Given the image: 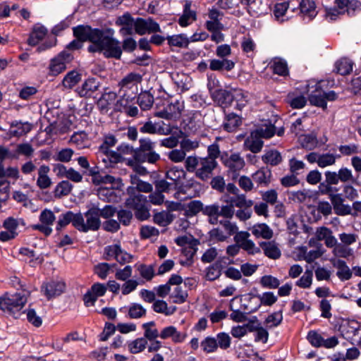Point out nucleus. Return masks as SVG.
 Returning a JSON list of instances; mask_svg holds the SVG:
<instances>
[{
	"instance_id": "nucleus-4",
	"label": "nucleus",
	"mask_w": 361,
	"mask_h": 361,
	"mask_svg": "<svg viewBox=\"0 0 361 361\" xmlns=\"http://www.w3.org/2000/svg\"><path fill=\"white\" fill-rule=\"evenodd\" d=\"M139 131L143 134L167 135L172 133V128L163 121L154 123L149 119L145 122L140 123Z\"/></svg>"
},
{
	"instance_id": "nucleus-43",
	"label": "nucleus",
	"mask_w": 361,
	"mask_h": 361,
	"mask_svg": "<svg viewBox=\"0 0 361 361\" xmlns=\"http://www.w3.org/2000/svg\"><path fill=\"white\" fill-rule=\"evenodd\" d=\"M71 142L79 149H84L90 145L87 135L83 131L75 133L71 137Z\"/></svg>"
},
{
	"instance_id": "nucleus-14",
	"label": "nucleus",
	"mask_w": 361,
	"mask_h": 361,
	"mask_svg": "<svg viewBox=\"0 0 361 361\" xmlns=\"http://www.w3.org/2000/svg\"><path fill=\"white\" fill-rule=\"evenodd\" d=\"M340 331L343 336L352 342L355 341V336L360 333V324L355 321H345L340 326Z\"/></svg>"
},
{
	"instance_id": "nucleus-52",
	"label": "nucleus",
	"mask_w": 361,
	"mask_h": 361,
	"mask_svg": "<svg viewBox=\"0 0 361 361\" xmlns=\"http://www.w3.org/2000/svg\"><path fill=\"white\" fill-rule=\"evenodd\" d=\"M255 133L261 138H270L274 135L276 132L275 126L271 123L265 124L257 128Z\"/></svg>"
},
{
	"instance_id": "nucleus-27",
	"label": "nucleus",
	"mask_w": 361,
	"mask_h": 361,
	"mask_svg": "<svg viewBox=\"0 0 361 361\" xmlns=\"http://www.w3.org/2000/svg\"><path fill=\"white\" fill-rule=\"evenodd\" d=\"M333 265L336 268V276L341 281H348L352 277V271L345 261L342 259L334 260Z\"/></svg>"
},
{
	"instance_id": "nucleus-7",
	"label": "nucleus",
	"mask_w": 361,
	"mask_h": 361,
	"mask_svg": "<svg viewBox=\"0 0 361 361\" xmlns=\"http://www.w3.org/2000/svg\"><path fill=\"white\" fill-rule=\"evenodd\" d=\"M324 176L329 183H336V185L339 181L343 183H356V178H354L351 169L347 167H341L338 172L326 171Z\"/></svg>"
},
{
	"instance_id": "nucleus-28",
	"label": "nucleus",
	"mask_w": 361,
	"mask_h": 361,
	"mask_svg": "<svg viewBox=\"0 0 361 361\" xmlns=\"http://www.w3.org/2000/svg\"><path fill=\"white\" fill-rule=\"evenodd\" d=\"M263 144L262 138L257 136L254 131L244 142L245 147L252 153L259 152L262 149Z\"/></svg>"
},
{
	"instance_id": "nucleus-17",
	"label": "nucleus",
	"mask_w": 361,
	"mask_h": 361,
	"mask_svg": "<svg viewBox=\"0 0 361 361\" xmlns=\"http://www.w3.org/2000/svg\"><path fill=\"white\" fill-rule=\"evenodd\" d=\"M77 221H78V213L75 214L71 211L63 213L59 216L56 230L60 231L71 223L73 226L78 230Z\"/></svg>"
},
{
	"instance_id": "nucleus-38",
	"label": "nucleus",
	"mask_w": 361,
	"mask_h": 361,
	"mask_svg": "<svg viewBox=\"0 0 361 361\" xmlns=\"http://www.w3.org/2000/svg\"><path fill=\"white\" fill-rule=\"evenodd\" d=\"M120 99L117 101L116 107L120 110V109H123L126 107L130 104H135V100L136 99V92L133 90L129 93L128 91L122 92L120 94Z\"/></svg>"
},
{
	"instance_id": "nucleus-48",
	"label": "nucleus",
	"mask_w": 361,
	"mask_h": 361,
	"mask_svg": "<svg viewBox=\"0 0 361 361\" xmlns=\"http://www.w3.org/2000/svg\"><path fill=\"white\" fill-rule=\"evenodd\" d=\"M99 198L105 202H115L117 196L112 188L101 187L97 190Z\"/></svg>"
},
{
	"instance_id": "nucleus-63",
	"label": "nucleus",
	"mask_w": 361,
	"mask_h": 361,
	"mask_svg": "<svg viewBox=\"0 0 361 361\" xmlns=\"http://www.w3.org/2000/svg\"><path fill=\"white\" fill-rule=\"evenodd\" d=\"M307 339L309 343L315 348H320L322 346L324 338L317 331H310L307 336Z\"/></svg>"
},
{
	"instance_id": "nucleus-32",
	"label": "nucleus",
	"mask_w": 361,
	"mask_h": 361,
	"mask_svg": "<svg viewBox=\"0 0 361 361\" xmlns=\"http://www.w3.org/2000/svg\"><path fill=\"white\" fill-rule=\"evenodd\" d=\"M241 117L234 113L226 115L223 126L227 132H233L241 124Z\"/></svg>"
},
{
	"instance_id": "nucleus-55",
	"label": "nucleus",
	"mask_w": 361,
	"mask_h": 361,
	"mask_svg": "<svg viewBox=\"0 0 361 361\" xmlns=\"http://www.w3.org/2000/svg\"><path fill=\"white\" fill-rule=\"evenodd\" d=\"M73 188V185L68 180H62L56 186L55 197H61L68 195Z\"/></svg>"
},
{
	"instance_id": "nucleus-15",
	"label": "nucleus",
	"mask_w": 361,
	"mask_h": 361,
	"mask_svg": "<svg viewBox=\"0 0 361 361\" xmlns=\"http://www.w3.org/2000/svg\"><path fill=\"white\" fill-rule=\"evenodd\" d=\"M186 332H180L173 326L164 327L160 332L159 337L162 339L171 338L176 343H183L187 338Z\"/></svg>"
},
{
	"instance_id": "nucleus-53",
	"label": "nucleus",
	"mask_w": 361,
	"mask_h": 361,
	"mask_svg": "<svg viewBox=\"0 0 361 361\" xmlns=\"http://www.w3.org/2000/svg\"><path fill=\"white\" fill-rule=\"evenodd\" d=\"M188 294L185 290H183L180 286H177L174 288L173 291L170 295V298L172 299L173 302L176 304L184 303Z\"/></svg>"
},
{
	"instance_id": "nucleus-57",
	"label": "nucleus",
	"mask_w": 361,
	"mask_h": 361,
	"mask_svg": "<svg viewBox=\"0 0 361 361\" xmlns=\"http://www.w3.org/2000/svg\"><path fill=\"white\" fill-rule=\"evenodd\" d=\"M137 271L141 277L147 281H151L155 275L153 265L140 264L137 266Z\"/></svg>"
},
{
	"instance_id": "nucleus-1",
	"label": "nucleus",
	"mask_w": 361,
	"mask_h": 361,
	"mask_svg": "<svg viewBox=\"0 0 361 361\" xmlns=\"http://www.w3.org/2000/svg\"><path fill=\"white\" fill-rule=\"evenodd\" d=\"M75 35L82 39H89L92 44L87 48L90 52L103 53L106 58L120 59L122 54L121 43L113 37L111 29L92 28L89 25H80L75 28Z\"/></svg>"
},
{
	"instance_id": "nucleus-44",
	"label": "nucleus",
	"mask_w": 361,
	"mask_h": 361,
	"mask_svg": "<svg viewBox=\"0 0 361 361\" xmlns=\"http://www.w3.org/2000/svg\"><path fill=\"white\" fill-rule=\"evenodd\" d=\"M147 344V341L145 338H137L128 343V349L131 353L137 354L143 351Z\"/></svg>"
},
{
	"instance_id": "nucleus-36",
	"label": "nucleus",
	"mask_w": 361,
	"mask_h": 361,
	"mask_svg": "<svg viewBox=\"0 0 361 361\" xmlns=\"http://www.w3.org/2000/svg\"><path fill=\"white\" fill-rule=\"evenodd\" d=\"M224 259H226V257H222L207 269L206 278L207 280L214 281L220 277L223 268L221 263Z\"/></svg>"
},
{
	"instance_id": "nucleus-26",
	"label": "nucleus",
	"mask_w": 361,
	"mask_h": 361,
	"mask_svg": "<svg viewBox=\"0 0 361 361\" xmlns=\"http://www.w3.org/2000/svg\"><path fill=\"white\" fill-rule=\"evenodd\" d=\"M191 3L186 1L184 5L183 12L179 18L178 23L181 27H186L196 20V12L190 9Z\"/></svg>"
},
{
	"instance_id": "nucleus-59",
	"label": "nucleus",
	"mask_w": 361,
	"mask_h": 361,
	"mask_svg": "<svg viewBox=\"0 0 361 361\" xmlns=\"http://www.w3.org/2000/svg\"><path fill=\"white\" fill-rule=\"evenodd\" d=\"M313 273L306 270L303 275L296 281L295 285L301 288H309L312 283Z\"/></svg>"
},
{
	"instance_id": "nucleus-35",
	"label": "nucleus",
	"mask_w": 361,
	"mask_h": 361,
	"mask_svg": "<svg viewBox=\"0 0 361 361\" xmlns=\"http://www.w3.org/2000/svg\"><path fill=\"white\" fill-rule=\"evenodd\" d=\"M248 94L242 90H235L233 91V103L234 108L241 111L247 104Z\"/></svg>"
},
{
	"instance_id": "nucleus-16",
	"label": "nucleus",
	"mask_w": 361,
	"mask_h": 361,
	"mask_svg": "<svg viewBox=\"0 0 361 361\" xmlns=\"http://www.w3.org/2000/svg\"><path fill=\"white\" fill-rule=\"evenodd\" d=\"M142 81V76L139 73H130L125 76L119 82L120 91L119 94L122 92L131 90L135 89L137 90V85Z\"/></svg>"
},
{
	"instance_id": "nucleus-39",
	"label": "nucleus",
	"mask_w": 361,
	"mask_h": 361,
	"mask_svg": "<svg viewBox=\"0 0 361 361\" xmlns=\"http://www.w3.org/2000/svg\"><path fill=\"white\" fill-rule=\"evenodd\" d=\"M262 160L267 164L277 166L282 161V156L277 150L271 149L264 154Z\"/></svg>"
},
{
	"instance_id": "nucleus-62",
	"label": "nucleus",
	"mask_w": 361,
	"mask_h": 361,
	"mask_svg": "<svg viewBox=\"0 0 361 361\" xmlns=\"http://www.w3.org/2000/svg\"><path fill=\"white\" fill-rule=\"evenodd\" d=\"M139 161L142 162H148L149 164H155L157 161H158L160 159V155L154 152V150H152L150 152H148L143 155L140 157L139 153H136V158Z\"/></svg>"
},
{
	"instance_id": "nucleus-34",
	"label": "nucleus",
	"mask_w": 361,
	"mask_h": 361,
	"mask_svg": "<svg viewBox=\"0 0 361 361\" xmlns=\"http://www.w3.org/2000/svg\"><path fill=\"white\" fill-rule=\"evenodd\" d=\"M166 39L171 47L186 48L190 44L189 37L184 33L168 36Z\"/></svg>"
},
{
	"instance_id": "nucleus-5",
	"label": "nucleus",
	"mask_w": 361,
	"mask_h": 361,
	"mask_svg": "<svg viewBox=\"0 0 361 361\" xmlns=\"http://www.w3.org/2000/svg\"><path fill=\"white\" fill-rule=\"evenodd\" d=\"M66 289V283L61 280L52 279L44 281L41 292L49 300L61 295Z\"/></svg>"
},
{
	"instance_id": "nucleus-40",
	"label": "nucleus",
	"mask_w": 361,
	"mask_h": 361,
	"mask_svg": "<svg viewBox=\"0 0 361 361\" xmlns=\"http://www.w3.org/2000/svg\"><path fill=\"white\" fill-rule=\"evenodd\" d=\"M153 310L157 313L164 314L165 315H171L177 310L176 306L168 307L167 303L162 300H155L152 305Z\"/></svg>"
},
{
	"instance_id": "nucleus-9",
	"label": "nucleus",
	"mask_w": 361,
	"mask_h": 361,
	"mask_svg": "<svg viewBox=\"0 0 361 361\" xmlns=\"http://www.w3.org/2000/svg\"><path fill=\"white\" fill-rule=\"evenodd\" d=\"M326 82L325 80H320L317 82L314 86L309 87L308 89L310 103L312 105L321 107L324 110L327 108V103L325 101L322 90ZM308 87H310V85H308Z\"/></svg>"
},
{
	"instance_id": "nucleus-19",
	"label": "nucleus",
	"mask_w": 361,
	"mask_h": 361,
	"mask_svg": "<svg viewBox=\"0 0 361 361\" xmlns=\"http://www.w3.org/2000/svg\"><path fill=\"white\" fill-rule=\"evenodd\" d=\"M47 29L41 24L33 25L27 39V44L30 46L37 45L47 35Z\"/></svg>"
},
{
	"instance_id": "nucleus-49",
	"label": "nucleus",
	"mask_w": 361,
	"mask_h": 361,
	"mask_svg": "<svg viewBox=\"0 0 361 361\" xmlns=\"http://www.w3.org/2000/svg\"><path fill=\"white\" fill-rule=\"evenodd\" d=\"M353 62L348 59H341L335 64L338 73L342 75H348L353 71Z\"/></svg>"
},
{
	"instance_id": "nucleus-11",
	"label": "nucleus",
	"mask_w": 361,
	"mask_h": 361,
	"mask_svg": "<svg viewBox=\"0 0 361 361\" xmlns=\"http://www.w3.org/2000/svg\"><path fill=\"white\" fill-rule=\"evenodd\" d=\"M100 82L95 78H91L87 79L80 86H79L76 92L81 97L90 98L94 97V94L98 90Z\"/></svg>"
},
{
	"instance_id": "nucleus-25",
	"label": "nucleus",
	"mask_w": 361,
	"mask_h": 361,
	"mask_svg": "<svg viewBox=\"0 0 361 361\" xmlns=\"http://www.w3.org/2000/svg\"><path fill=\"white\" fill-rule=\"evenodd\" d=\"M269 65L275 74L281 76H286L288 75V63L285 59L281 57H274L271 60Z\"/></svg>"
},
{
	"instance_id": "nucleus-58",
	"label": "nucleus",
	"mask_w": 361,
	"mask_h": 361,
	"mask_svg": "<svg viewBox=\"0 0 361 361\" xmlns=\"http://www.w3.org/2000/svg\"><path fill=\"white\" fill-rule=\"evenodd\" d=\"M155 188L157 190L163 192H169L171 190H175L178 188L176 185V183L173 182H169L166 180L161 179L155 181Z\"/></svg>"
},
{
	"instance_id": "nucleus-54",
	"label": "nucleus",
	"mask_w": 361,
	"mask_h": 361,
	"mask_svg": "<svg viewBox=\"0 0 361 361\" xmlns=\"http://www.w3.org/2000/svg\"><path fill=\"white\" fill-rule=\"evenodd\" d=\"M154 325L155 323L154 322H149L142 324V328L145 330L144 338H145L146 340L154 341L159 336L160 333H159L158 330L155 328H152L154 326Z\"/></svg>"
},
{
	"instance_id": "nucleus-47",
	"label": "nucleus",
	"mask_w": 361,
	"mask_h": 361,
	"mask_svg": "<svg viewBox=\"0 0 361 361\" xmlns=\"http://www.w3.org/2000/svg\"><path fill=\"white\" fill-rule=\"evenodd\" d=\"M154 222L160 226H166L173 220V215L168 212L156 213L154 216Z\"/></svg>"
},
{
	"instance_id": "nucleus-13",
	"label": "nucleus",
	"mask_w": 361,
	"mask_h": 361,
	"mask_svg": "<svg viewBox=\"0 0 361 361\" xmlns=\"http://www.w3.org/2000/svg\"><path fill=\"white\" fill-rule=\"evenodd\" d=\"M221 160L224 166L233 172L240 171L245 166V161L238 153L222 155Z\"/></svg>"
},
{
	"instance_id": "nucleus-21",
	"label": "nucleus",
	"mask_w": 361,
	"mask_h": 361,
	"mask_svg": "<svg viewBox=\"0 0 361 361\" xmlns=\"http://www.w3.org/2000/svg\"><path fill=\"white\" fill-rule=\"evenodd\" d=\"M272 173L268 167H262L252 175L253 181L261 186H267L271 183Z\"/></svg>"
},
{
	"instance_id": "nucleus-37",
	"label": "nucleus",
	"mask_w": 361,
	"mask_h": 361,
	"mask_svg": "<svg viewBox=\"0 0 361 361\" xmlns=\"http://www.w3.org/2000/svg\"><path fill=\"white\" fill-rule=\"evenodd\" d=\"M244 306V312L240 310H233L232 313L230 314L231 319L235 322H243L246 320L247 314L255 312L259 307V305H256L255 307H249L248 305Z\"/></svg>"
},
{
	"instance_id": "nucleus-23",
	"label": "nucleus",
	"mask_w": 361,
	"mask_h": 361,
	"mask_svg": "<svg viewBox=\"0 0 361 361\" xmlns=\"http://www.w3.org/2000/svg\"><path fill=\"white\" fill-rule=\"evenodd\" d=\"M253 235L257 238L269 240L273 237L272 229L266 224H256L250 228Z\"/></svg>"
},
{
	"instance_id": "nucleus-46",
	"label": "nucleus",
	"mask_w": 361,
	"mask_h": 361,
	"mask_svg": "<svg viewBox=\"0 0 361 361\" xmlns=\"http://www.w3.org/2000/svg\"><path fill=\"white\" fill-rule=\"evenodd\" d=\"M267 4L262 0H252L247 8L248 12L253 16H259L266 13Z\"/></svg>"
},
{
	"instance_id": "nucleus-60",
	"label": "nucleus",
	"mask_w": 361,
	"mask_h": 361,
	"mask_svg": "<svg viewBox=\"0 0 361 361\" xmlns=\"http://www.w3.org/2000/svg\"><path fill=\"white\" fill-rule=\"evenodd\" d=\"M146 310L144 307L138 303H133L128 309V315L132 319H139L145 316Z\"/></svg>"
},
{
	"instance_id": "nucleus-64",
	"label": "nucleus",
	"mask_w": 361,
	"mask_h": 361,
	"mask_svg": "<svg viewBox=\"0 0 361 361\" xmlns=\"http://www.w3.org/2000/svg\"><path fill=\"white\" fill-rule=\"evenodd\" d=\"M260 283L264 288H276L280 285V281L273 276L265 275L261 278Z\"/></svg>"
},
{
	"instance_id": "nucleus-41",
	"label": "nucleus",
	"mask_w": 361,
	"mask_h": 361,
	"mask_svg": "<svg viewBox=\"0 0 361 361\" xmlns=\"http://www.w3.org/2000/svg\"><path fill=\"white\" fill-rule=\"evenodd\" d=\"M137 102L143 111H147L152 106L154 97L149 92L145 91L138 95Z\"/></svg>"
},
{
	"instance_id": "nucleus-20",
	"label": "nucleus",
	"mask_w": 361,
	"mask_h": 361,
	"mask_svg": "<svg viewBox=\"0 0 361 361\" xmlns=\"http://www.w3.org/2000/svg\"><path fill=\"white\" fill-rule=\"evenodd\" d=\"M32 129V125L28 122L15 121L11 123L8 133L11 137H21L28 133Z\"/></svg>"
},
{
	"instance_id": "nucleus-3",
	"label": "nucleus",
	"mask_w": 361,
	"mask_h": 361,
	"mask_svg": "<svg viewBox=\"0 0 361 361\" xmlns=\"http://www.w3.org/2000/svg\"><path fill=\"white\" fill-rule=\"evenodd\" d=\"M78 231L87 233L90 231H96L101 226L99 210L94 208L90 209L84 214L78 212L77 221Z\"/></svg>"
},
{
	"instance_id": "nucleus-61",
	"label": "nucleus",
	"mask_w": 361,
	"mask_h": 361,
	"mask_svg": "<svg viewBox=\"0 0 361 361\" xmlns=\"http://www.w3.org/2000/svg\"><path fill=\"white\" fill-rule=\"evenodd\" d=\"M114 267H116L115 264L99 263L94 267V272L101 279H105L110 269Z\"/></svg>"
},
{
	"instance_id": "nucleus-22",
	"label": "nucleus",
	"mask_w": 361,
	"mask_h": 361,
	"mask_svg": "<svg viewBox=\"0 0 361 361\" xmlns=\"http://www.w3.org/2000/svg\"><path fill=\"white\" fill-rule=\"evenodd\" d=\"M235 63L228 59H216L209 61V68L214 71H231L235 67Z\"/></svg>"
},
{
	"instance_id": "nucleus-30",
	"label": "nucleus",
	"mask_w": 361,
	"mask_h": 361,
	"mask_svg": "<svg viewBox=\"0 0 361 361\" xmlns=\"http://www.w3.org/2000/svg\"><path fill=\"white\" fill-rule=\"evenodd\" d=\"M259 245L267 257L276 259L281 257V250L274 241L262 242Z\"/></svg>"
},
{
	"instance_id": "nucleus-42",
	"label": "nucleus",
	"mask_w": 361,
	"mask_h": 361,
	"mask_svg": "<svg viewBox=\"0 0 361 361\" xmlns=\"http://www.w3.org/2000/svg\"><path fill=\"white\" fill-rule=\"evenodd\" d=\"M80 79V74L75 71H71L63 78L62 85L66 89H71L79 82Z\"/></svg>"
},
{
	"instance_id": "nucleus-8",
	"label": "nucleus",
	"mask_w": 361,
	"mask_h": 361,
	"mask_svg": "<svg viewBox=\"0 0 361 361\" xmlns=\"http://www.w3.org/2000/svg\"><path fill=\"white\" fill-rule=\"evenodd\" d=\"M73 59V55L67 51H63L55 58L52 59L49 64V71L51 75H57L64 71L67 65Z\"/></svg>"
},
{
	"instance_id": "nucleus-29",
	"label": "nucleus",
	"mask_w": 361,
	"mask_h": 361,
	"mask_svg": "<svg viewBox=\"0 0 361 361\" xmlns=\"http://www.w3.org/2000/svg\"><path fill=\"white\" fill-rule=\"evenodd\" d=\"M35 149L30 142H23L16 145L13 151V155L11 156V159H18L20 156H24L26 158L32 157Z\"/></svg>"
},
{
	"instance_id": "nucleus-2",
	"label": "nucleus",
	"mask_w": 361,
	"mask_h": 361,
	"mask_svg": "<svg viewBox=\"0 0 361 361\" xmlns=\"http://www.w3.org/2000/svg\"><path fill=\"white\" fill-rule=\"evenodd\" d=\"M29 295L30 291L27 290L13 294L6 293L0 298V309L14 315L23 309Z\"/></svg>"
},
{
	"instance_id": "nucleus-33",
	"label": "nucleus",
	"mask_w": 361,
	"mask_h": 361,
	"mask_svg": "<svg viewBox=\"0 0 361 361\" xmlns=\"http://www.w3.org/2000/svg\"><path fill=\"white\" fill-rule=\"evenodd\" d=\"M49 171V167L46 165H42L38 169V178L37 180V185L40 189H47L51 184V180L47 176Z\"/></svg>"
},
{
	"instance_id": "nucleus-45",
	"label": "nucleus",
	"mask_w": 361,
	"mask_h": 361,
	"mask_svg": "<svg viewBox=\"0 0 361 361\" xmlns=\"http://www.w3.org/2000/svg\"><path fill=\"white\" fill-rule=\"evenodd\" d=\"M288 8V2H282L276 4L274 6L273 13L274 16L279 23H283L287 20L288 18H285L286 13Z\"/></svg>"
},
{
	"instance_id": "nucleus-18",
	"label": "nucleus",
	"mask_w": 361,
	"mask_h": 361,
	"mask_svg": "<svg viewBox=\"0 0 361 361\" xmlns=\"http://www.w3.org/2000/svg\"><path fill=\"white\" fill-rule=\"evenodd\" d=\"M300 15L304 21L310 22L317 16L315 3L313 0H302L300 3Z\"/></svg>"
},
{
	"instance_id": "nucleus-56",
	"label": "nucleus",
	"mask_w": 361,
	"mask_h": 361,
	"mask_svg": "<svg viewBox=\"0 0 361 361\" xmlns=\"http://www.w3.org/2000/svg\"><path fill=\"white\" fill-rule=\"evenodd\" d=\"M283 320L281 311L275 312L269 314L265 319L264 324L267 328H274L278 326Z\"/></svg>"
},
{
	"instance_id": "nucleus-10",
	"label": "nucleus",
	"mask_w": 361,
	"mask_h": 361,
	"mask_svg": "<svg viewBox=\"0 0 361 361\" xmlns=\"http://www.w3.org/2000/svg\"><path fill=\"white\" fill-rule=\"evenodd\" d=\"M161 32L159 24L152 18L135 19V33L143 35Z\"/></svg>"
},
{
	"instance_id": "nucleus-12",
	"label": "nucleus",
	"mask_w": 361,
	"mask_h": 361,
	"mask_svg": "<svg viewBox=\"0 0 361 361\" xmlns=\"http://www.w3.org/2000/svg\"><path fill=\"white\" fill-rule=\"evenodd\" d=\"M127 192L130 195L125 202V204L127 207L133 209L135 211L143 205L147 204V197L140 194L139 192L135 194L134 187H128Z\"/></svg>"
},
{
	"instance_id": "nucleus-50",
	"label": "nucleus",
	"mask_w": 361,
	"mask_h": 361,
	"mask_svg": "<svg viewBox=\"0 0 361 361\" xmlns=\"http://www.w3.org/2000/svg\"><path fill=\"white\" fill-rule=\"evenodd\" d=\"M200 347L205 353H214L218 348L217 340L212 336H207L200 343Z\"/></svg>"
},
{
	"instance_id": "nucleus-51",
	"label": "nucleus",
	"mask_w": 361,
	"mask_h": 361,
	"mask_svg": "<svg viewBox=\"0 0 361 361\" xmlns=\"http://www.w3.org/2000/svg\"><path fill=\"white\" fill-rule=\"evenodd\" d=\"M341 155L331 153L320 154L318 166L320 168H325L329 166H332L336 163V159H339Z\"/></svg>"
},
{
	"instance_id": "nucleus-24",
	"label": "nucleus",
	"mask_w": 361,
	"mask_h": 361,
	"mask_svg": "<svg viewBox=\"0 0 361 361\" xmlns=\"http://www.w3.org/2000/svg\"><path fill=\"white\" fill-rule=\"evenodd\" d=\"M223 108L228 107L233 103V92L220 89L212 97Z\"/></svg>"
},
{
	"instance_id": "nucleus-31",
	"label": "nucleus",
	"mask_w": 361,
	"mask_h": 361,
	"mask_svg": "<svg viewBox=\"0 0 361 361\" xmlns=\"http://www.w3.org/2000/svg\"><path fill=\"white\" fill-rule=\"evenodd\" d=\"M185 175L186 173L182 168L173 166L166 171V178L171 180L173 183H176V185L179 188Z\"/></svg>"
},
{
	"instance_id": "nucleus-6",
	"label": "nucleus",
	"mask_w": 361,
	"mask_h": 361,
	"mask_svg": "<svg viewBox=\"0 0 361 361\" xmlns=\"http://www.w3.org/2000/svg\"><path fill=\"white\" fill-rule=\"evenodd\" d=\"M218 166L216 160L210 158L200 157L198 169L196 170L195 177L202 181H208L212 178L213 171Z\"/></svg>"
}]
</instances>
